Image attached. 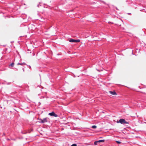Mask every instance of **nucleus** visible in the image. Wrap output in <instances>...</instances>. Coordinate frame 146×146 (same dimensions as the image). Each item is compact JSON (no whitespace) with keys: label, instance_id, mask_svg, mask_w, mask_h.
Masks as SVG:
<instances>
[{"label":"nucleus","instance_id":"nucleus-1","mask_svg":"<svg viewBox=\"0 0 146 146\" xmlns=\"http://www.w3.org/2000/svg\"><path fill=\"white\" fill-rule=\"evenodd\" d=\"M117 123H120L121 124L129 123L128 122L126 121L125 120L123 119H121L119 120V121H117Z\"/></svg>","mask_w":146,"mask_h":146},{"label":"nucleus","instance_id":"nucleus-2","mask_svg":"<svg viewBox=\"0 0 146 146\" xmlns=\"http://www.w3.org/2000/svg\"><path fill=\"white\" fill-rule=\"evenodd\" d=\"M69 42H78L80 41L79 39L74 40L73 39H71L69 40Z\"/></svg>","mask_w":146,"mask_h":146},{"label":"nucleus","instance_id":"nucleus-3","mask_svg":"<svg viewBox=\"0 0 146 146\" xmlns=\"http://www.w3.org/2000/svg\"><path fill=\"white\" fill-rule=\"evenodd\" d=\"M48 115H50L54 116L55 117H57L58 116L54 112H52L49 113Z\"/></svg>","mask_w":146,"mask_h":146},{"label":"nucleus","instance_id":"nucleus-4","mask_svg":"<svg viewBox=\"0 0 146 146\" xmlns=\"http://www.w3.org/2000/svg\"><path fill=\"white\" fill-rule=\"evenodd\" d=\"M48 120L49 118L47 117L44 118L42 119V121L41 122V123H44L45 122H46L48 121Z\"/></svg>","mask_w":146,"mask_h":146},{"label":"nucleus","instance_id":"nucleus-5","mask_svg":"<svg viewBox=\"0 0 146 146\" xmlns=\"http://www.w3.org/2000/svg\"><path fill=\"white\" fill-rule=\"evenodd\" d=\"M110 92V93L112 94V95H116L117 94L115 92V91H110L109 92Z\"/></svg>","mask_w":146,"mask_h":146},{"label":"nucleus","instance_id":"nucleus-6","mask_svg":"<svg viewBox=\"0 0 146 146\" xmlns=\"http://www.w3.org/2000/svg\"><path fill=\"white\" fill-rule=\"evenodd\" d=\"M26 64L25 63L23 62L22 63H18L17 64V65H25Z\"/></svg>","mask_w":146,"mask_h":146},{"label":"nucleus","instance_id":"nucleus-7","mask_svg":"<svg viewBox=\"0 0 146 146\" xmlns=\"http://www.w3.org/2000/svg\"><path fill=\"white\" fill-rule=\"evenodd\" d=\"M105 140H100L99 141H97V142H104V141Z\"/></svg>","mask_w":146,"mask_h":146},{"label":"nucleus","instance_id":"nucleus-8","mask_svg":"<svg viewBox=\"0 0 146 146\" xmlns=\"http://www.w3.org/2000/svg\"><path fill=\"white\" fill-rule=\"evenodd\" d=\"M92 127L93 129H96L97 127V126L96 125H93L92 126Z\"/></svg>","mask_w":146,"mask_h":146},{"label":"nucleus","instance_id":"nucleus-9","mask_svg":"<svg viewBox=\"0 0 146 146\" xmlns=\"http://www.w3.org/2000/svg\"><path fill=\"white\" fill-rule=\"evenodd\" d=\"M38 119L39 121V123H41V122L42 121V119Z\"/></svg>","mask_w":146,"mask_h":146},{"label":"nucleus","instance_id":"nucleus-10","mask_svg":"<svg viewBox=\"0 0 146 146\" xmlns=\"http://www.w3.org/2000/svg\"><path fill=\"white\" fill-rule=\"evenodd\" d=\"M14 65V63H12L11 64L9 65V66H13Z\"/></svg>","mask_w":146,"mask_h":146},{"label":"nucleus","instance_id":"nucleus-11","mask_svg":"<svg viewBox=\"0 0 146 146\" xmlns=\"http://www.w3.org/2000/svg\"><path fill=\"white\" fill-rule=\"evenodd\" d=\"M98 143V142H97V141H96L94 143V144L95 145H97V143Z\"/></svg>","mask_w":146,"mask_h":146},{"label":"nucleus","instance_id":"nucleus-12","mask_svg":"<svg viewBox=\"0 0 146 146\" xmlns=\"http://www.w3.org/2000/svg\"><path fill=\"white\" fill-rule=\"evenodd\" d=\"M71 146H77V145L76 144H74L72 145Z\"/></svg>","mask_w":146,"mask_h":146},{"label":"nucleus","instance_id":"nucleus-13","mask_svg":"<svg viewBox=\"0 0 146 146\" xmlns=\"http://www.w3.org/2000/svg\"><path fill=\"white\" fill-rule=\"evenodd\" d=\"M116 142L117 143H121V142L118 141H116Z\"/></svg>","mask_w":146,"mask_h":146},{"label":"nucleus","instance_id":"nucleus-14","mask_svg":"<svg viewBox=\"0 0 146 146\" xmlns=\"http://www.w3.org/2000/svg\"><path fill=\"white\" fill-rule=\"evenodd\" d=\"M23 72H24V68H23Z\"/></svg>","mask_w":146,"mask_h":146},{"label":"nucleus","instance_id":"nucleus-15","mask_svg":"<svg viewBox=\"0 0 146 146\" xmlns=\"http://www.w3.org/2000/svg\"><path fill=\"white\" fill-rule=\"evenodd\" d=\"M29 68H31V67L30 66H29Z\"/></svg>","mask_w":146,"mask_h":146}]
</instances>
